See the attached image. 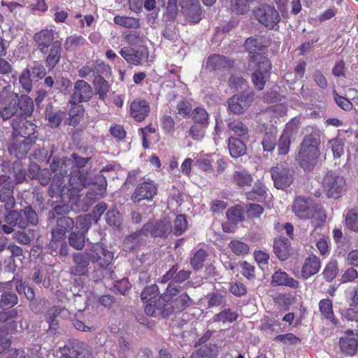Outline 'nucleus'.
I'll return each mask as SVG.
<instances>
[{"mask_svg":"<svg viewBox=\"0 0 358 358\" xmlns=\"http://www.w3.org/2000/svg\"><path fill=\"white\" fill-rule=\"evenodd\" d=\"M157 193V184L153 180L148 179L138 185L131 196V199L134 202H139L142 200L150 201L152 199Z\"/></svg>","mask_w":358,"mask_h":358,"instance_id":"4468645a","label":"nucleus"},{"mask_svg":"<svg viewBox=\"0 0 358 358\" xmlns=\"http://www.w3.org/2000/svg\"><path fill=\"white\" fill-rule=\"evenodd\" d=\"M338 272L337 261L332 260L326 265L322 274L327 281L331 282L336 277Z\"/></svg>","mask_w":358,"mask_h":358,"instance_id":"603ef678","label":"nucleus"},{"mask_svg":"<svg viewBox=\"0 0 358 358\" xmlns=\"http://www.w3.org/2000/svg\"><path fill=\"white\" fill-rule=\"evenodd\" d=\"M238 313L232 311L231 309H225L218 314H216L213 317V322H233L238 318Z\"/></svg>","mask_w":358,"mask_h":358,"instance_id":"de8ad7c7","label":"nucleus"},{"mask_svg":"<svg viewBox=\"0 0 358 358\" xmlns=\"http://www.w3.org/2000/svg\"><path fill=\"white\" fill-rule=\"evenodd\" d=\"M11 126L14 132L23 137L33 135L36 128V125L32 122L27 120L22 116L13 119Z\"/></svg>","mask_w":358,"mask_h":358,"instance_id":"412c9836","label":"nucleus"},{"mask_svg":"<svg viewBox=\"0 0 358 358\" xmlns=\"http://www.w3.org/2000/svg\"><path fill=\"white\" fill-rule=\"evenodd\" d=\"M208 254L206 250L203 249L198 250L190 259V264L193 268L195 270L200 269L205 262Z\"/></svg>","mask_w":358,"mask_h":358,"instance_id":"6e6d98bb","label":"nucleus"},{"mask_svg":"<svg viewBox=\"0 0 358 358\" xmlns=\"http://www.w3.org/2000/svg\"><path fill=\"white\" fill-rule=\"evenodd\" d=\"M17 112V102L11 101L8 104L0 108V117L6 121L10 119Z\"/></svg>","mask_w":358,"mask_h":358,"instance_id":"864d4df0","label":"nucleus"},{"mask_svg":"<svg viewBox=\"0 0 358 358\" xmlns=\"http://www.w3.org/2000/svg\"><path fill=\"white\" fill-rule=\"evenodd\" d=\"M79 224L81 227H77L80 231L72 232L69 237V245L76 250H80L84 248L85 245V233H86L90 228V223L85 219L79 218Z\"/></svg>","mask_w":358,"mask_h":358,"instance_id":"aec40b11","label":"nucleus"},{"mask_svg":"<svg viewBox=\"0 0 358 358\" xmlns=\"http://www.w3.org/2000/svg\"><path fill=\"white\" fill-rule=\"evenodd\" d=\"M341 351L349 356H354L358 350V338L355 337H342L339 341Z\"/></svg>","mask_w":358,"mask_h":358,"instance_id":"f704fd0d","label":"nucleus"},{"mask_svg":"<svg viewBox=\"0 0 358 358\" xmlns=\"http://www.w3.org/2000/svg\"><path fill=\"white\" fill-rule=\"evenodd\" d=\"M106 222L107 223L115 227H120L122 224V217L120 215L119 211L116 209H112L106 213Z\"/></svg>","mask_w":358,"mask_h":358,"instance_id":"338daca9","label":"nucleus"},{"mask_svg":"<svg viewBox=\"0 0 358 358\" xmlns=\"http://www.w3.org/2000/svg\"><path fill=\"white\" fill-rule=\"evenodd\" d=\"M327 147L331 150L334 158H339L343 154V143L340 138L329 141Z\"/></svg>","mask_w":358,"mask_h":358,"instance_id":"680f3d73","label":"nucleus"},{"mask_svg":"<svg viewBox=\"0 0 358 358\" xmlns=\"http://www.w3.org/2000/svg\"><path fill=\"white\" fill-rule=\"evenodd\" d=\"M131 115L138 122L143 121L150 112L148 103L145 100H136L131 103Z\"/></svg>","mask_w":358,"mask_h":358,"instance_id":"bb28decb","label":"nucleus"},{"mask_svg":"<svg viewBox=\"0 0 358 358\" xmlns=\"http://www.w3.org/2000/svg\"><path fill=\"white\" fill-rule=\"evenodd\" d=\"M50 168L55 175L48 188L49 196H59L64 201L76 203L80 197L81 190L87 187L90 179L86 178L83 171H73V162L70 158H54Z\"/></svg>","mask_w":358,"mask_h":358,"instance_id":"f257e3e1","label":"nucleus"},{"mask_svg":"<svg viewBox=\"0 0 358 358\" xmlns=\"http://www.w3.org/2000/svg\"><path fill=\"white\" fill-rule=\"evenodd\" d=\"M268 41L263 36H256L248 38L244 44L245 50L250 53L254 55L258 54V51H261L263 48L268 46Z\"/></svg>","mask_w":358,"mask_h":358,"instance_id":"2f4dec72","label":"nucleus"},{"mask_svg":"<svg viewBox=\"0 0 358 358\" xmlns=\"http://www.w3.org/2000/svg\"><path fill=\"white\" fill-rule=\"evenodd\" d=\"M36 136L21 138L13 137L8 145V151L17 159L24 158L28 152L35 148Z\"/></svg>","mask_w":358,"mask_h":358,"instance_id":"9b49d317","label":"nucleus"},{"mask_svg":"<svg viewBox=\"0 0 358 358\" xmlns=\"http://www.w3.org/2000/svg\"><path fill=\"white\" fill-rule=\"evenodd\" d=\"M17 295L12 292H5L2 294L0 300V307L2 309H8L17 303Z\"/></svg>","mask_w":358,"mask_h":358,"instance_id":"49530a36","label":"nucleus"},{"mask_svg":"<svg viewBox=\"0 0 358 358\" xmlns=\"http://www.w3.org/2000/svg\"><path fill=\"white\" fill-rule=\"evenodd\" d=\"M93 85L99 99L101 101H105L110 88L108 81L102 76H98L95 77Z\"/></svg>","mask_w":358,"mask_h":358,"instance_id":"c9c22d12","label":"nucleus"},{"mask_svg":"<svg viewBox=\"0 0 358 358\" xmlns=\"http://www.w3.org/2000/svg\"><path fill=\"white\" fill-rule=\"evenodd\" d=\"M271 172L274 185L277 189H285L293 182L292 174L286 163L278 164L271 169Z\"/></svg>","mask_w":358,"mask_h":358,"instance_id":"9d476101","label":"nucleus"},{"mask_svg":"<svg viewBox=\"0 0 358 358\" xmlns=\"http://www.w3.org/2000/svg\"><path fill=\"white\" fill-rule=\"evenodd\" d=\"M301 122L299 118L294 117L292 119L285 125V128L283 131V134H287L289 137L294 138L297 134Z\"/></svg>","mask_w":358,"mask_h":358,"instance_id":"052dcab7","label":"nucleus"},{"mask_svg":"<svg viewBox=\"0 0 358 358\" xmlns=\"http://www.w3.org/2000/svg\"><path fill=\"white\" fill-rule=\"evenodd\" d=\"M273 250L282 261L287 259L289 255V241L287 239L278 238L274 241Z\"/></svg>","mask_w":358,"mask_h":358,"instance_id":"e433bc0d","label":"nucleus"},{"mask_svg":"<svg viewBox=\"0 0 358 358\" xmlns=\"http://www.w3.org/2000/svg\"><path fill=\"white\" fill-rule=\"evenodd\" d=\"M346 300L350 307H357L358 305V283L350 286L346 291Z\"/></svg>","mask_w":358,"mask_h":358,"instance_id":"69168bd1","label":"nucleus"},{"mask_svg":"<svg viewBox=\"0 0 358 358\" xmlns=\"http://www.w3.org/2000/svg\"><path fill=\"white\" fill-rule=\"evenodd\" d=\"M31 77V70L27 68L22 72L19 78L22 89L27 93L32 90V79Z\"/></svg>","mask_w":358,"mask_h":358,"instance_id":"13d9d810","label":"nucleus"},{"mask_svg":"<svg viewBox=\"0 0 358 358\" xmlns=\"http://www.w3.org/2000/svg\"><path fill=\"white\" fill-rule=\"evenodd\" d=\"M4 222L17 225L22 229H25L29 226H36L38 222V218L35 210L30 206H28L24 209L13 210L10 212L8 215H4Z\"/></svg>","mask_w":358,"mask_h":358,"instance_id":"39448f33","label":"nucleus"},{"mask_svg":"<svg viewBox=\"0 0 358 358\" xmlns=\"http://www.w3.org/2000/svg\"><path fill=\"white\" fill-rule=\"evenodd\" d=\"M85 253L92 263L102 268H107L113 259V253L101 243H95L85 250Z\"/></svg>","mask_w":358,"mask_h":358,"instance_id":"6e6552de","label":"nucleus"},{"mask_svg":"<svg viewBox=\"0 0 358 358\" xmlns=\"http://www.w3.org/2000/svg\"><path fill=\"white\" fill-rule=\"evenodd\" d=\"M73 159H72V161L73 162V171H75L76 173H79L80 171H83L85 173V175L86 176V178H88L90 179L89 182L87 183V187L92 184H96L98 183L100 187V190H105L106 188V180L105 177L103 175L99 174L94 177V178H92V173L88 172L86 169H84L85 164L88 162L90 160V157H80L76 156L75 154L73 155Z\"/></svg>","mask_w":358,"mask_h":358,"instance_id":"f8f14e48","label":"nucleus"},{"mask_svg":"<svg viewBox=\"0 0 358 358\" xmlns=\"http://www.w3.org/2000/svg\"><path fill=\"white\" fill-rule=\"evenodd\" d=\"M114 22L117 25L129 29H136L140 26L138 18L127 16L116 15L114 17Z\"/></svg>","mask_w":358,"mask_h":358,"instance_id":"37998d69","label":"nucleus"},{"mask_svg":"<svg viewBox=\"0 0 358 358\" xmlns=\"http://www.w3.org/2000/svg\"><path fill=\"white\" fill-rule=\"evenodd\" d=\"M92 87L84 80H78L73 85V94L69 101L75 103L87 102L93 96Z\"/></svg>","mask_w":358,"mask_h":358,"instance_id":"dca6fc26","label":"nucleus"},{"mask_svg":"<svg viewBox=\"0 0 358 358\" xmlns=\"http://www.w3.org/2000/svg\"><path fill=\"white\" fill-rule=\"evenodd\" d=\"M233 64L226 57L220 55H213L208 57L206 67L210 71L220 70L231 67Z\"/></svg>","mask_w":358,"mask_h":358,"instance_id":"473e14b6","label":"nucleus"},{"mask_svg":"<svg viewBox=\"0 0 358 358\" xmlns=\"http://www.w3.org/2000/svg\"><path fill=\"white\" fill-rule=\"evenodd\" d=\"M192 117L194 124L208 127L209 124V115L203 108L197 107L192 111Z\"/></svg>","mask_w":358,"mask_h":358,"instance_id":"a18cd8bd","label":"nucleus"},{"mask_svg":"<svg viewBox=\"0 0 358 358\" xmlns=\"http://www.w3.org/2000/svg\"><path fill=\"white\" fill-rule=\"evenodd\" d=\"M120 54L128 63L134 65H139L148 58V52L145 48L135 50L129 47H124L120 50Z\"/></svg>","mask_w":358,"mask_h":358,"instance_id":"a211bd4d","label":"nucleus"},{"mask_svg":"<svg viewBox=\"0 0 358 358\" xmlns=\"http://www.w3.org/2000/svg\"><path fill=\"white\" fill-rule=\"evenodd\" d=\"M62 44L59 41H55L50 47L49 53L46 57L45 64L49 70L53 69L60 61L62 57Z\"/></svg>","mask_w":358,"mask_h":358,"instance_id":"c85d7f7f","label":"nucleus"},{"mask_svg":"<svg viewBox=\"0 0 358 358\" xmlns=\"http://www.w3.org/2000/svg\"><path fill=\"white\" fill-rule=\"evenodd\" d=\"M229 150L232 157H238L246 152V146L244 143L234 137L229 138Z\"/></svg>","mask_w":358,"mask_h":358,"instance_id":"4c0bfd02","label":"nucleus"},{"mask_svg":"<svg viewBox=\"0 0 358 358\" xmlns=\"http://www.w3.org/2000/svg\"><path fill=\"white\" fill-rule=\"evenodd\" d=\"M255 18L264 27L270 30H275L279 26L281 17L277 9L273 6L264 3L253 10Z\"/></svg>","mask_w":358,"mask_h":358,"instance_id":"423d86ee","label":"nucleus"},{"mask_svg":"<svg viewBox=\"0 0 358 358\" xmlns=\"http://www.w3.org/2000/svg\"><path fill=\"white\" fill-rule=\"evenodd\" d=\"M264 151L271 152L277 144L276 132L270 131L265 133L262 141Z\"/></svg>","mask_w":358,"mask_h":358,"instance_id":"c03bdc74","label":"nucleus"},{"mask_svg":"<svg viewBox=\"0 0 358 358\" xmlns=\"http://www.w3.org/2000/svg\"><path fill=\"white\" fill-rule=\"evenodd\" d=\"M256 0H230V8L232 12L243 15L250 10L251 3Z\"/></svg>","mask_w":358,"mask_h":358,"instance_id":"a19ab883","label":"nucleus"},{"mask_svg":"<svg viewBox=\"0 0 358 358\" xmlns=\"http://www.w3.org/2000/svg\"><path fill=\"white\" fill-rule=\"evenodd\" d=\"M249 66L255 69L251 76L255 87L258 90H262L270 77V60L261 54L254 55L250 59Z\"/></svg>","mask_w":358,"mask_h":358,"instance_id":"7ed1b4c3","label":"nucleus"},{"mask_svg":"<svg viewBox=\"0 0 358 358\" xmlns=\"http://www.w3.org/2000/svg\"><path fill=\"white\" fill-rule=\"evenodd\" d=\"M190 271L179 269L178 265H173L162 278V282L171 280L172 283H181L189 278Z\"/></svg>","mask_w":358,"mask_h":358,"instance_id":"b1692460","label":"nucleus"},{"mask_svg":"<svg viewBox=\"0 0 358 358\" xmlns=\"http://www.w3.org/2000/svg\"><path fill=\"white\" fill-rule=\"evenodd\" d=\"M345 224L354 231H358V210L350 209L345 213Z\"/></svg>","mask_w":358,"mask_h":358,"instance_id":"3c124183","label":"nucleus"},{"mask_svg":"<svg viewBox=\"0 0 358 358\" xmlns=\"http://www.w3.org/2000/svg\"><path fill=\"white\" fill-rule=\"evenodd\" d=\"M245 196L248 200L263 202L268 196V189L264 183L257 182L252 189L245 193Z\"/></svg>","mask_w":358,"mask_h":358,"instance_id":"c756f323","label":"nucleus"},{"mask_svg":"<svg viewBox=\"0 0 358 358\" xmlns=\"http://www.w3.org/2000/svg\"><path fill=\"white\" fill-rule=\"evenodd\" d=\"M187 228V222L183 215H178L174 220L172 231L176 236L182 234Z\"/></svg>","mask_w":358,"mask_h":358,"instance_id":"4d7b16f0","label":"nucleus"},{"mask_svg":"<svg viewBox=\"0 0 358 358\" xmlns=\"http://www.w3.org/2000/svg\"><path fill=\"white\" fill-rule=\"evenodd\" d=\"M75 265L71 268V273L75 275H85L89 272L90 259L83 253H76L73 255Z\"/></svg>","mask_w":358,"mask_h":358,"instance_id":"5701e85b","label":"nucleus"},{"mask_svg":"<svg viewBox=\"0 0 358 358\" xmlns=\"http://www.w3.org/2000/svg\"><path fill=\"white\" fill-rule=\"evenodd\" d=\"M208 307L224 306L226 303L224 296L218 292H212L206 296Z\"/></svg>","mask_w":358,"mask_h":358,"instance_id":"0e129e2a","label":"nucleus"},{"mask_svg":"<svg viewBox=\"0 0 358 358\" xmlns=\"http://www.w3.org/2000/svg\"><path fill=\"white\" fill-rule=\"evenodd\" d=\"M233 180L239 187H243L250 185L252 182V178L245 171H235L233 175Z\"/></svg>","mask_w":358,"mask_h":358,"instance_id":"8fccbe9b","label":"nucleus"},{"mask_svg":"<svg viewBox=\"0 0 358 358\" xmlns=\"http://www.w3.org/2000/svg\"><path fill=\"white\" fill-rule=\"evenodd\" d=\"M323 187L328 198L338 199L346 191V182L343 176L329 172L323 179Z\"/></svg>","mask_w":358,"mask_h":358,"instance_id":"0eeeda50","label":"nucleus"},{"mask_svg":"<svg viewBox=\"0 0 358 358\" xmlns=\"http://www.w3.org/2000/svg\"><path fill=\"white\" fill-rule=\"evenodd\" d=\"M321 267L320 259L314 255L308 257L301 268V275L304 279H308L316 274Z\"/></svg>","mask_w":358,"mask_h":358,"instance_id":"a878e982","label":"nucleus"},{"mask_svg":"<svg viewBox=\"0 0 358 358\" xmlns=\"http://www.w3.org/2000/svg\"><path fill=\"white\" fill-rule=\"evenodd\" d=\"M215 356L211 348L204 345L193 352L191 358H214Z\"/></svg>","mask_w":358,"mask_h":358,"instance_id":"774afa93","label":"nucleus"},{"mask_svg":"<svg viewBox=\"0 0 358 358\" xmlns=\"http://www.w3.org/2000/svg\"><path fill=\"white\" fill-rule=\"evenodd\" d=\"M229 247L231 251L237 255H245L249 251L248 245L238 240L231 241L229 244Z\"/></svg>","mask_w":358,"mask_h":358,"instance_id":"e2e57ef3","label":"nucleus"},{"mask_svg":"<svg viewBox=\"0 0 358 358\" xmlns=\"http://www.w3.org/2000/svg\"><path fill=\"white\" fill-rule=\"evenodd\" d=\"M180 292L181 289L175 286L173 283H169L168 287H166V292L164 293L156 301L157 307L158 308L162 305L165 304V303H167L171 300L175 299L178 295H180L179 294L180 293Z\"/></svg>","mask_w":358,"mask_h":358,"instance_id":"58836bf2","label":"nucleus"},{"mask_svg":"<svg viewBox=\"0 0 358 358\" xmlns=\"http://www.w3.org/2000/svg\"><path fill=\"white\" fill-rule=\"evenodd\" d=\"M319 309L324 317L331 321L334 324H336L333 312L332 301L329 299H322L319 303Z\"/></svg>","mask_w":358,"mask_h":358,"instance_id":"ea45409f","label":"nucleus"},{"mask_svg":"<svg viewBox=\"0 0 358 358\" xmlns=\"http://www.w3.org/2000/svg\"><path fill=\"white\" fill-rule=\"evenodd\" d=\"M0 201L3 203V208L6 211L5 215H8L13 212L15 206V199L13 196V185L7 184L0 190Z\"/></svg>","mask_w":358,"mask_h":358,"instance_id":"393cba45","label":"nucleus"},{"mask_svg":"<svg viewBox=\"0 0 358 358\" xmlns=\"http://www.w3.org/2000/svg\"><path fill=\"white\" fill-rule=\"evenodd\" d=\"M318 141L311 135L303 140L299 151L297 160L303 169H308L316 163L320 156Z\"/></svg>","mask_w":358,"mask_h":358,"instance_id":"20e7f679","label":"nucleus"},{"mask_svg":"<svg viewBox=\"0 0 358 358\" xmlns=\"http://www.w3.org/2000/svg\"><path fill=\"white\" fill-rule=\"evenodd\" d=\"M62 356L70 358H92L89 347L83 342L73 343L71 348L69 349V354H62Z\"/></svg>","mask_w":358,"mask_h":358,"instance_id":"7c9ffc66","label":"nucleus"},{"mask_svg":"<svg viewBox=\"0 0 358 358\" xmlns=\"http://www.w3.org/2000/svg\"><path fill=\"white\" fill-rule=\"evenodd\" d=\"M192 305V300L185 292H182L175 299L165 303L158 307L163 317H166L172 314L180 313L186 308Z\"/></svg>","mask_w":358,"mask_h":358,"instance_id":"1a4fd4ad","label":"nucleus"},{"mask_svg":"<svg viewBox=\"0 0 358 358\" xmlns=\"http://www.w3.org/2000/svg\"><path fill=\"white\" fill-rule=\"evenodd\" d=\"M17 109L20 108L21 115L30 116L34 110V103L32 99L27 96L22 95L17 102Z\"/></svg>","mask_w":358,"mask_h":358,"instance_id":"79ce46f5","label":"nucleus"},{"mask_svg":"<svg viewBox=\"0 0 358 358\" xmlns=\"http://www.w3.org/2000/svg\"><path fill=\"white\" fill-rule=\"evenodd\" d=\"M74 224V221L69 217L62 216L58 217L56 225L51 230L50 245L54 247L57 242L64 241L66 233L73 229Z\"/></svg>","mask_w":358,"mask_h":358,"instance_id":"ddd939ff","label":"nucleus"},{"mask_svg":"<svg viewBox=\"0 0 358 358\" xmlns=\"http://www.w3.org/2000/svg\"><path fill=\"white\" fill-rule=\"evenodd\" d=\"M85 43V39L81 36H70L66 38L64 47L66 50H75L79 46L83 45Z\"/></svg>","mask_w":358,"mask_h":358,"instance_id":"5fc2aeb1","label":"nucleus"},{"mask_svg":"<svg viewBox=\"0 0 358 358\" xmlns=\"http://www.w3.org/2000/svg\"><path fill=\"white\" fill-rule=\"evenodd\" d=\"M228 129L230 131L238 136H245L248 134V127L239 120H233L228 123Z\"/></svg>","mask_w":358,"mask_h":358,"instance_id":"09e8293b","label":"nucleus"},{"mask_svg":"<svg viewBox=\"0 0 358 358\" xmlns=\"http://www.w3.org/2000/svg\"><path fill=\"white\" fill-rule=\"evenodd\" d=\"M252 99L248 95H234L228 101L229 109L234 114L243 113L251 105Z\"/></svg>","mask_w":358,"mask_h":358,"instance_id":"4be33fe9","label":"nucleus"},{"mask_svg":"<svg viewBox=\"0 0 358 358\" xmlns=\"http://www.w3.org/2000/svg\"><path fill=\"white\" fill-rule=\"evenodd\" d=\"M69 105L70 107L69 110V117L66 121L68 124L76 126L80 122L83 116L84 108L83 106L79 105L74 101H69Z\"/></svg>","mask_w":358,"mask_h":358,"instance_id":"72a5a7b5","label":"nucleus"},{"mask_svg":"<svg viewBox=\"0 0 358 358\" xmlns=\"http://www.w3.org/2000/svg\"><path fill=\"white\" fill-rule=\"evenodd\" d=\"M73 325L76 329L82 331H90L95 329L98 326V321L96 317H93L92 320H89L87 324H85L80 320H76Z\"/></svg>","mask_w":358,"mask_h":358,"instance_id":"bf43d9fd","label":"nucleus"},{"mask_svg":"<svg viewBox=\"0 0 358 358\" xmlns=\"http://www.w3.org/2000/svg\"><path fill=\"white\" fill-rule=\"evenodd\" d=\"M315 210L314 201L310 198L297 197L292 205V211L299 218H310Z\"/></svg>","mask_w":358,"mask_h":358,"instance_id":"2eb2a0df","label":"nucleus"},{"mask_svg":"<svg viewBox=\"0 0 358 358\" xmlns=\"http://www.w3.org/2000/svg\"><path fill=\"white\" fill-rule=\"evenodd\" d=\"M55 31L44 29L36 32L33 37L37 49L42 53H46L49 47L55 42Z\"/></svg>","mask_w":358,"mask_h":358,"instance_id":"6ab92c4d","label":"nucleus"},{"mask_svg":"<svg viewBox=\"0 0 358 358\" xmlns=\"http://www.w3.org/2000/svg\"><path fill=\"white\" fill-rule=\"evenodd\" d=\"M182 13L187 21L198 23L201 20V10L198 0H179Z\"/></svg>","mask_w":358,"mask_h":358,"instance_id":"f3484780","label":"nucleus"},{"mask_svg":"<svg viewBox=\"0 0 358 358\" xmlns=\"http://www.w3.org/2000/svg\"><path fill=\"white\" fill-rule=\"evenodd\" d=\"M271 284L274 286H287L291 288L299 287V283L282 271H275L272 275Z\"/></svg>","mask_w":358,"mask_h":358,"instance_id":"cd10ccee","label":"nucleus"},{"mask_svg":"<svg viewBox=\"0 0 358 358\" xmlns=\"http://www.w3.org/2000/svg\"><path fill=\"white\" fill-rule=\"evenodd\" d=\"M172 231V227L170 222L164 219L155 223L148 222L143 225L139 231L127 237L124 245L126 250H132L137 246L136 240L140 235L148 236L149 234L152 237H165Z\"/></svg>","mask_w":358,"mask_h":358,"instance_id":"f03ea898","label":"nucleus"}]
</instances>
